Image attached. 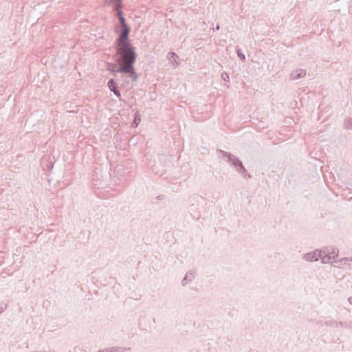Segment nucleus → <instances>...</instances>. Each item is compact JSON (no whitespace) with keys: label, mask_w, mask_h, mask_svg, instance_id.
<instances>
[{"label":"nucleus","mask_w":352,"mask_h":352,"mask_svg":"<svg viewBox=\"0 0 352 352\" xmlns=\"http://www.w3.org/2000/svg\"><path fill=\"white\" fill-rule=\"evenodd\" d=\"M109 4H111L114 8H122V0H109Z\"/></svg>","instance_id":"4468645a"},{"label":"nucleus","mask_w":352,"mask_h":352,"mask_svg":"<svg viewBox=\"0 0 352 352\" xmlns=\"http://www.w3.org/2000/svg\"><path fill=\"white\" fill-rule=\"evenodd\" d=\"M324 324L327 326V327H335V328H338L340 327V322H336V320H326L324 322Z\"/></svg>","instance_id":"f8f14e48"},{"label":"nucleus","mask_w":352,"mask_h":352,"mask_svg":"<svg viewBox=\"0 0 352 352\" xmlns=\"http://www.w3.org/2000/svg\"><path fill=\"white\" fill-rule=\"evenodd\" d=\"M332 259H334V256H330L328 254L324 258H322L320 260L322 263H332Z\"/></svg>","instance_id":"f3484780"},{"label":"nucleus","mask_w":352,"mask_h":352,"mask_svg":"<svg viewBox=\"0 0 352 352\" xmlns=\"http://www.w3.org/2000/svg\"><path fill=\"white\" fill-rule=\"evenodd\" d=\"M140 120H141V119H140V115L138 113H136L134 116V120L132 123L133 127H137L138 125L139 124Z\"/></svg>","instance_id":"dca6fc26"},{"label":"nucleus","mask_w":352,"mask_h":352,"mask_svg":"<svg viewBox=\"0 0 352 352\" xmlns=\"http://www.w3.org/2000/svg\"><path fill=\"white\" fill-rule=\"evenodd\" d=\"M120 25L122 29V32L119 34L116 41H129V36L131 32V28L126 23L125 19H120Z\"/></svg>","instance_id":"7ed1b4c3"},{"label":"nucleus","mask_w":352,"mask_h":352,"mask_svg":"<svg viewBox=\"0 0 352 352\" xmlns=\"http://www.w3.org/2000/svg\"><path fill=\"white\" fill-rule=\"evenodd\" d=\"M114 10L116 12V16L118 18L119 21L120 19H124L122 11V8H114Z\"/></svg>","instance_id":"6ab92c4d"},{"label":"nucleus","mask_w":352,"mask_h":352,"mask_svg":"<svg viewBox=\"0 0 352 352\" xmlns=\"http://www.w3.org/2000/svg\"><path fill=\"white\" fill-rule=\"evenodd\" d=\"M352 261V257L351 258H349V257H346V258H340V259H338V260H335V263L336 265H334V267H340L341 265H348V266H351L352 265V264L350 263V262Z\"/></svg>","instance_id":"6e6552de"},{"label":"nucleus","mask_w":352,"mask_h":352,"mask_svg":"<svg viewBox=\"0 0 352 352\" xmlns=\"http://www.w3.org/2000/svg\"><path fill=\"white\" fill-rule=\"evenodd\" d=\"M306 75V70L298 69L291 73V78L292 80H298L305 77Z\"/></svg>","instance_id":"0eeeda50"},{"label":"nucleus","mask_w":352,"mask_h":352,"mask_svg":"<svg viewBox=\"0 0 352 352\" xmlns=\"http://www.w3.org/2000/svg\"><path fill=\"white\" fill-rule=\"evenodd\" d=\"M116 67L115 64H109L108 67V70L113 74L117 73L116 71L117 69H114Z\"/></svg>","instance_id":"4be33fe9"},{"label":"nucleus","mask_w":352,"mask_h":352,"mask_svg":"<svg viewBox=\"0 0 352 352\" xmlns=\"http://www.w3.org/2000/svg\"><path fill=\"white\" fill-rule=\"evenodd\" d=\"M130 347H123V346H112L109 348H105L104 349H100L98 352H125L127 350H130Z\"/></svg>","instance_id":"39448f33"},{"label":"nucleus","mask_w":352,"mask_h":352,"mask_svg":"<svg viewBox=\"0 0 352 352\" xmlns=\"http://www.w3.org/2000/svg\"><path fill=\"white\" fill-rule=\"evenodd\" d=\"M168 58L174 66H177L179 63L177 62L178 56L173 52H170L168 54Z\"/></svg>","instance_id":"9d476101"},{"label":"nucleus","mask_w":352,"mask_h":352,"mask_svg":"<svg viewBox=\"0 0 352 352\" xmlns=\"http://www.w3.org/2000/svg\"><path fill=\"white\" fill-rule=\"evenodd\" d=\"M116 62L118 65L116 72L128 74L132 78V81L135 82L138 79L134 67L137 58L135 47L130 43L129 41H116Z\"/></svg>","instance_id":"f257e3e1"},{"label":"nucleus","mask_w":352,"mask_h":352,"mask_svg":"<svg viewBox=\"0 0 352 352\" xmlns=\"http://www.w3.org/2000/svg\"><path fill=\"white\" fill-rule=\"evenodd\" d=\"M236 54L241 60H244L245 59V55L241 52V50L239 47H236Z\"/></svg>","instance_id":"aec40b11"},{"label":"nucleus","mask_w":352,"mask_h":352,"mask_svg":"<svg viewBox=\"0 0 352 352\" xmlns=\"http://www.w3.org/2000/svg\"><path fill=\"white\" fill-rule=\"evenodd\" d=\"M221 79L225 82H229L230 78L227 72H223L221 74Z\"/></svg>","instance_id":"412c9836"},{"label":"nucleus","mask_w":352,"mask_h":352,"mask_svg":"<svg viewBox=\"0 0 352 352\" xmlns=\"http://www.w3.org/2000/svg\"><path fill=\"white\" fill-rule=\"evenodd\" d=\"M303 259L309 262L318 261V254H317L316 250L313 252L305 254L303 255Z\"/></svg>","instance_id":"423d86ee"},{"label":"nucleus","mask_w":352,"mask_h":352,"mask_svg":"<svg viewBox=\"0 0 352 352\" xmlns=\"http://www.w3.org/2000/svg\"><path fill=\"white\" fill-rule=\"evenodd\" d=\"M108 87L109 88V89L113 91L114 93V94L118 97V98H120L121 96V94H120V91H119V89H118L117 87V84H116V81L111 78L110 79L109 81H108Z\"/></svg>","instance_id":"20e7f679"},{"label":"nucleus","mask_w":352,"mask_h":352,"mask_svg":"<svg viewBox=\"0 0 352 352\" xmlns=\"http://www.w3.org/2000/svg\"><path fill=\"white\" fill-rule=\"evenodd\" d=\"M217 30L219 29V25L217 24L216 26Z\"/></svg>","instance_id":"393cba45"},{"label":"nucleus","mask_w":352,"mask_h":352,"mask_svg":"<svg viewBox=\"0 0 352 352\" xmlns=\"http://www.w3.org/2000/svg\"><path fill=\"white\" fill-rule=\"evenodd\" d=\"M344 127L346 129H352V118H348L344 121Z\"/></svg>","instance_id":"a211bd4d"},{"label":"nucleus","mask_w":352,"mask_h":352,"mask_svg":"<svg viewBox=\"0 0 352 352\" xmlns=\"http://www.w3.org/2000/svg\"><path fill=\"white\" fill-rule=\"evenodd\" d=\"M326 252L328 253L330 256H334V258L338 256L339 250L337 248H334L332 246L327 247Z\"/></svg>","instance_id":"9b49d317"},{"label":"nucleus","mask_w":352,"mask_h":352,"mask_svg":"<svg viewBox=\"0 0 352 352\" xmlns=\"http://www.w3.org/2000/svg\"><path fill=\"white\" fill-rule=\"evenodd\" d=\"M3 311V308H1L0 309V314L2 313Z\"/></svg>","instance_id":"b1692460"},{"label":"nucleus","mask_w":352,"mask_h":352,"mask_svg":"<svg viewBox=\"0 0 352 352\" xmlns=\"http://www.w3.org/2000/svg\"><path fill=\"white\" fill-rule=\"evenodd\" d=\"M348 301L350 304L352 305V296H350L349 298H348Z\"/></svg>","instance_id":"5701e85b"},{"label":"nucleus","mask_w":352,"mask_h":352,"mask_svg":"<svg viewBox=\"0 0 352 352\" xmlns=\"http://www.w3.org/2000/svg\"><path fill=\"white\" fill-rule=\"evenodd\" d=\"M340 327L352 329V321L340 322Z\"/></svg>","instance_id":"2eb2a0df"},{"label":"nucleus","mask_w":352,"mask_h":352,"mask_svg":"<svg viewBox=\"0 0 352 352\" xmlns=\"http://www.w3.org/2000/svg\"><path fill=\"white\" fill-rule=\"evenodd\" d=\"M219 152L222 155V157L227 158V161L234 167L238 173L243 175L244 176L247 174L245 168L243 166L242 162L238 157L222 150H220Z\"/></svg>","instance_id":"f03ea898"},{"label":"nucleus","mask_w":352,"mask_h":352,"mask_svg":"<svg viewBox=\"0 0 352 352\" xmlns=\"http://www.w3.org/2000/svg\"><path fill=\"white\" fill-rule=\"evenodd\" d=\"M327 251V247L321 249V250H316L317 254H318V258L322 259V258H324L327 255H328V253L326 252Z\"/></svg>","instance_id":"ddd939ff"},{"label":"nucleus","mask_w":352,"mask_h":352,"mask_svg":"<svg viewBox=\"0 0 352 352\" xmlns=\"http://www.w3.org/2000/svg\"><path fill=\"white\" fill-rule=\"evenodd\" d=\"M195 278V272L189 270L186 272L184 278L182 280V285L185 286L188 282H191Z\"/></svg>","instance_id":"1a4fd4ad"}]
</instances>
